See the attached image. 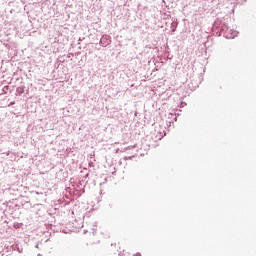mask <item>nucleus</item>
<instances>
[{
    "label": "nucleus",
    "instance_id": "f257e3e1",
    "mask_svg": "<svg viewBox=\"0 0 256 256\" xmlns=\"http://www.w3.org/2000/svg\"><path fill=\"white\" fill-rule=\"evenodd\" d=\"M18 92H19V93H23V89L19 90Z\"/></svg>",
    "mask_w": 256,
    "mask_h": 256
},
{
    "label": "nucleus",
    "instance_id": "f03ea898",
    "mask_svg": "<svg viewBox=\"0 0 256 256\" xmlns=\"http://www.w3.org/2000/svg\"><path fill=\"white\" fill-rule=\"evenodd\" d=\"M18 92H19V93H23V89L19 90Z\"/></svg>",
    "mask_w": 256,
    "mask_h": 256
}]
</instances>
